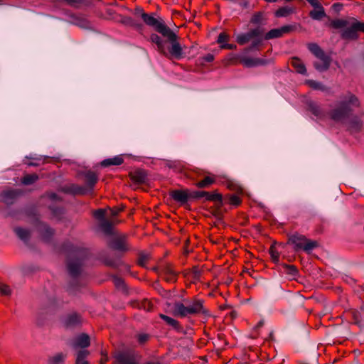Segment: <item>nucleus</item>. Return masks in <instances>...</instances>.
<instances>
[{"mask_svg":"<svg viewBox=\"0 0 364 364\" xmlns=\"http://www.w3.org/2000/svg\"><path fill=\"white\" fill-rule=\"evenodd\" d=\"M220 48L223 49L233 50L237 48V46L235 44L225 43L224 45H221Z\"/></svg>","mask_w":364,"mask_h":364,"instance_id":"nucleus-53","label":"nucleus"},{"mask_svg":"<svg viewBox=\"0 0 364 364\" xmlns=\"http://www.w3.org/2000/svg\"><path fill=\"white\" fill-rule=\"evenodd\" d=\"M264 320H260V321L257 323V324L256 325L255 328H259L262 327V326L264 325Z\"/></svg>","mask_w":364,"mask_h":364,"instance_id":"nucleus-58","label":"nucleus"},{"mask_svg":"<svg viewBox=\"0 0 364 364\" xmlns=\"http://www.w3.org/2000/svg\"><path fill=\"white\" fill-rule=\"evenodd\" d=\"M146 364H160V363H148Z\"/></svg>","mask_w":364,"mask_h":364,"instance_id":"nucleus-61","label":"nucleus"},{"mask_svg":"<svg viewBox=\"0 0 364 364\" xmlns=\"http://www.w3.org/2000/svg\"><path fill=\"white\" fill-rule=\"evenodd\" d=\"M291 66L296 70L298 73L305 75L306 73V69L302 61L296 58H292L291 60Z\"/></svg>","mask_w":364,"mask_h":364,"instance_id":"nucleus-26","label":"nucleus"},{"mask_svg":"<svg viewBox=\"0 0 364 364\" xmlns=\"http://www.w3.org/2000/svg\"><path fill=\"white\" fill-rule=\"evenodd\" d=\"M82 175L85 181L84 188H86L87 194L92 193L99 180L98 175L95 171L90 170L84 171Z\"/></svg>","mask_w":364,"mask_h":364,"instance_id":"nucleus-13","label":"nucleus"},{"mask_svg":"<svg viewBox=\"0 0 364 364\" xmlns=\"http://www.w3.org/2000/svg\"><path fill=\"white\" fill-rule=\"evenodd\" d=\"M228 188L231 191H235L236 193L243 194L244 190L242 187L234 181H228Z\"/></svg>","mask_w":364,"mask_h":364,"instance_id":"nucleus-38","label":"nucleus"},{"mask_svg":"<svg viewBox=\"0 0 364 364\" xmlns=\"http://www.w3.org/2000/svg\"><path fill=\"white\" fill-rule=\"evenodd\" d=\"M306 84L314 90H321L323 92L328 91V87L323 85L321 82L313 80L306 81Z\"/></svg>","mask_w":364,"mask_h":364,"instance_id":"nucleus-33","label":"nucleus"},{"mask_svg":"<svg viewBox=\"0 0 364 364\" xmlns=\"http://www.w3.org/2000/svg\"><path fill=\"white\" fill-rule=\"evenodd\" d=\"M73 23L79 27L83 28H88L90 27V21L84 16L81 15H73L72 16Z\"/></svg>","mask_w":364,"mask_h":364,"instance_id":"nucleus-25","label":"nucleus"},{"mask_svg":"<svg viewBox=\"0 0 364 364\" xmlns=\"http://www.w3.org/2000/svg\"><path fill=\"white\" fill-rule=\"evenodd\" d=\"M150 258L149 255L141 253L139 256L138 263L139 265L144 267Z\"/></svg>","mask_w":364,"mask_h":364,"instance_id":"nucleus-42","label":"nucleus"},{"mask_svg":"<svg viewBox=\"0 0 364 364\" xmlns=\"http://www.w3.org/2000/svg\"><path fill=\"white\" fill-rule=\"evenodd\" d=\"M131 179L137 184H144L147 181V173L143 169H137L130 173Z\"/></svg>","mask_w":364,"mask_h":364,"instance_id":"nucleus-19","label":"nucleus"},{"mask_svg":"<svg viewBox=\"0 0 364 364\" xmlns=\"http://www.w3.org/2000/svg\"><path fill=\"white\" fill-rule=\"evenodd\" d=\"M107 360V355H105L104 357L101 359V364L105 363Z\"/></svg>","mask_w":364,"mask_h":364,"instance_id":"nucleus-59","label":"nucleus"},{"mask_svg":"<svg viewBox=\"0 0 364 364\" xmlns=\"http://www.w3.org/2000/svg\"><path fill=\"white\" fill-rule=\"evenodd\" d=\"M333 8L334 9V10H336V11H340L341 8H342V4H333Z\"/></svg>","mask_w":364,"mask_h":364,"instance_id":"nucleus-55","label":"nucleus"},{"mask_svg":"<svg viewBox=\"0 0 364 364\" xmlns=\"http://www.w3.org/2000/svg\"><path fill=\"white\" fill-rule=\"evenodd\" d=\"M134 14L136 16L140 17L146 25L153 27L154 28H156L158 31L162 33L167 31V29L165 26L158 23V21L159 19L154 17L155 14L145 13L142 8L140 6H136L134 10Z\"/></svg>","mask_w":364,"mask_h":364,"instance_id":"nucleus-10","label":"nucleus"},{"mask_svg":"<svg viewBox=\"0 0 364 364\" xmlns=\"http://www.w3.org/2000/svg\"><path fill=\"white\" fill-rule=\"evenodd\" d=\"M117 284H119L120 282H122L120 279H117Z\"/></svg>","mask_w":364,"mask_h":364,"instance_id":"nucleus-62","label":"nucleus"},{"mask_svg":"<svg viewBox=\"0 0 364 364\" xmlns=\"http://www.w3.org/2000/svg\"><path fill=\"white\" fill-rule=\"evenodd\" d=\"M252 40L253 41L250 46V48L248 49H247V51L251 50L255 48H257L261 45V43L262 42V36H259V37H255Z\"/></svg>","mask_w":364,"mask_h":364,"instance_id":"nucleus-40","label":"nucleus"},{"mask_svg":"<svg viewBox=\"0 0 364 364\" xmlns=\"http://www.w3.org/2000/svg\"><path fill=\"white\" fill-rule=\"evenodd\" d=\"M360 102L358 97L348 92L341 97L336 103V107L329 112L330 118L336 122L345 123L348 130L351 133L358 132L362 129V117L353 115V108L358 107Z\"/></svg>","mask_w":364,"mask_h":364,"instance_id":"nucleus-1","label":"nucleus"},{"mask_svg":"<svg viewBox=\"0 0 364 364\" xmlns=\"http://www.w3.org/2000/svg\"><path fill=\"white\" fill-rule=\"evenodd\" d=\"M140 308L144 309L146 311H151L153 309V304L148 299L141 301Z\"/></svg>","mask_w":364,"mask_h":364,"instance_id":"nucleus-44","label":"nucleus"},{"mask_svg":"<svg viewBox=\"0 0 364 364\" xmlns=\"http://www.w3.org/2000/svg\"><path fill=\"white\" fill-rule=\"evenodd\" d=\"M73 346L75 348H86L90 346V337L85 333H82L75 339Z\"/></svg>","mask_w":364,"mask_h":364,"instance_id":"nucleus-21","label":"nucleus"},{"mask_svg":"<svg viewBox=\"0 0 364 364\" xmlns=\"http://www.w3.org/2000/svg\"><path fill=\"white\" fill-rule=\"evenodd\" d=\"M122 23L126 26L133 27L138 31H141L143 29V25L141 23L136 22L132 17L124 16L122 18Z\"/></svg>","mask_w":364,"mask_h":364,"instance_id":"nucleus-27","label":"nucleus"},{"mask_svg":"<svg viewBox=\"0 0 364 364\" xmlns=\"http://www.w3.org/2000/svg\"><path fill=\"white\" fill-rule=\"evenodd\" d=\"M112 247L114 250L119 251H127L128 245L124 237H116L112 243Z\"/></svg>","mask_w":364,"mask_h":364,"instance_id":"nucleus-23","label":"nucleus"},{"mask_svg":"<svg viewBox=\"0 0 364 364\" xmlns=\"http://www.w3.org/2000/svg\"><path fill=\"white\" fill-rule=\"evenodd\" d=\"M237 62L242 64L245 67L252 68L258 65H265L267 60L262 58H254L237 55L235 57Z\"/></svg>","mask_w":364,"mask_h":364,"instance_id":"nucleus-15","label":"nucleus"},{"mask_svg":"<svg viewBox=\"0 0 364 364\" xmlns=\"http://www.w3.org/2000/svg\"><path fill=\"white\" fill-rule=\"evenodd\" d=\"M137 341L139 344H144L149 339V336L146 333H140L136 336Z\"/></svg>","mask_w":364,"mask_h":364,"instance_id":"nucleus-48","label":"nucleus"},{"mask_svg":"<svg viewBox=\"0 0 364 364\" xmlns=\"http://www.w3.org/2000/svg\"><path fill=\"white\" fill-rule=\"evenodd\" d=\"M308 110L310 111L315 117L319 119L326 118V112L317 102L309 100L306 102Z\"/></svg>","mask_w":364,"mask_h":364,"instance_id":"nucleus-17","label":"nucleus"},{"mask_svg":"<svg viewBox=\"0 0 364 364\" xmlns=\"http://www.w3.org/2000/svg\"><path fill=\"white\" fill-rule=\"evenodd\" d=\"M292 30L291 26H284L279 28H274L267 32L264 38L266 40H270L273 38H277L283 36L284 34L289 33Z\"/></svg>","mask_w":364,"mask_h":364,"instance_id":"nucleus-18","label":"nucleus"},{"mask_svg":"<svg viewBox=\"0 0 364 364\" xmlns=\"http://www.w3.org/2000/svg\"><path fill=\"white\" fill-rule=\"evenodd\" d=\"M23 194V191L16 188H6L0 193V203L12 204Z\"/></svg>","mask_w":364,"mask_h":364,"instance_id":"nucleus-11","label":"nucleus"},{"mask_svg":"<svg viewBox=\"0 0 364 364\" xmlns=\"http://www.w3.org/2000/svg\"><path fill=\"white\" fill-rule=\"evenodd\" d=\"M229 39V36L225 32H222L219 34L217 40V43L221 45H224Z\"/></svg>","mask_w":364,"mask_h":364,"instance_id":"nucleus-46","label":"nucleus"},{"mask_svg":"<svg viewBox=\"0 0 364 364\" xmlns=\"http://www.w3.org/2000/svg\"><path fill=\"white\" fill-rule=\"evenodd\" d=\"M171 197L177 202L186 203L200 200L203 203H222V194L214 191H193L190 189L174 190L171 193Z\"/></svg>","mask_w":364,"mask_h":364,"instance_id":"nucleus-3","label":"nucleus"},{"mask_svg":"<svg viewBox=\"0 0 364 364\" xmlns=\"http://www.w3.org/2000/svg\"><path fill=\"white\" fill-rule=\"evenodd\" d=\"M81 321L80 316L77 314L68 315L64 320V325L67 328L74 327L78 325Z\"/></svg>","mask_w":364,"mask_h":364,"instance_id":"nucleus-24","label":"nucleus"},{"mask_svg":"<svg viewBox=\"0 0 364 364\" xmlns=\"http://www.w3.org/2000/svg\"><path fill=\"white\" fill-rule=\"evenodd\" d=\"M333 29H342L341 37L343 40L356 41L359 38V32L364 33V22L360 21L354 17L348 18H335L331 20L327 24Z\"/></svg>","mask_w":364,"mask_h":364,"instance_id":"nucleus-4","label":"nucleus"},{"mask_svg":"<svg viewBox=\"0 0 364 364\" xmlns=\"http://www.w3.org/2000/svg\"><path fill=\"white\" fill-rule=\"evenodd\" d=\"M88 353V351L86 350H80L77 355L76 364H89L88 362L85 360Z\"/></svg>","mask_w":364,"mask_h":364,"instance_id":"nucleus-36","label":"nucleus"},{"mask_svg":"<svg viewBox=\"0 0 364 364\" xmlns=\"http://www.w3.org/2000/svg\"><path fill=\"white\" fill-rule=\"evenodd\" d=\"M61 191L72 196H83L87 194L84 186L75 183H69L63 186Z\"/></svg>","mask_w":364,"mask_h":364,"instance_id":"nucleus-16","label":"nucleus"},{"mask_svg":"<svg viewBox=\"0 0 364 364\" xmlns=\"http://www.w3.org/2000/svg\"><path fill=\"white\" fill-rule=\"evenodd\" d=\"M208 213L215 218L220 220L223 218V212L220 206H207Z\"/></svg>","mask_w":364,"mask_h":364,"instance_id":"nucleus-32","label":"nucleus"},{"mask_svg":"<svg viewBox=\"0 0 364 364\" xmlns=\"http://www.w3.org/2000/svg\"><path fill=\"white\" fill-rule=\"evenodd\" d=\"M289 242L294 245L296 251L304 250L308 253L318 246L316 241L309 240L304 235L299 233L290 235Z\"/></svg>","mask_w":364,"mask_h":364,"instance_id":"nucleus-9","label":"nucleus"},{"mask_svg":"<svg viewBox=\"0 0 364 364\" xmlns=\"http://www.w3.org/2000/svg\"><path fill=\"white\" fill-rule=\"evenodd\" d=\"M307 47L309 51L321 61L314 63L315 69L319 72L326 71L331 63V57L326 55L317 43H309Z\"/></svg>","mask_w":364,"mask_h":364,"instance_id":"nucleus-8","label":"nucleus"},{"mask_svg":"<svg viewBox=\"0 0 364 364\" xmlns=\"http://www.w3.org/2000/svg\"><path fill=\"white\" fill-rule=\"evenodd\" d=\"M262 31L260 28H257L252 29L247 33L239 34L237 36L236 40L238 44L244 45L250 41L251 40H252L255 37L261 36H262Z\"/></svg>","mask_w":364,"mask_h":364,"instance_id":"nucleus-14","label":"nucleus"},{"mask_svg":"<svg viewBox=\"0 0 364 364\" xmlns=\"http://www.w3.org/2000/svg\"><path fill=\"white\" fill-rule=\"evenodd\" d=\"M269 254L271 255L272 259L274 262H278L279 261V253L276 250V248H275V247L274 245L271 246V247L269 248Z\"/></svg>","mask_w":364,"mask_h":364,"instance_id":"nucleus-43","label":"nucleus"},{"mask_svg":"<svg viewBox=\"0 0 364 364\" xmlns=\"http://www.w3.org/2000/svg\"><path fill=\"white\" fill-rule=\"evenodd\" d=\"M123 208L108 206L106 208H100L93 211V217L98 221L101 230L106 235L113 232V225L117 223L115 216L123 211Z\"/></svg>","mask_w":364,"mask_h":364,"instance_id":"nucleus-6","label":"nucleus"},{"mask_svg":"<svg viewBox=\"0 0 364 364\" xmlns=\"http://www.w3.org/2000/svg\"><path fill=\"white\" fill-rule=\"evenodd\" d=\"M11 293L10 287L5 284H0V294L4 296H9Z\"/></svg>","mask_w":364,"mask_h":364,"instance_id":"nucleus-45","label":"nucleus"},{"mask_svg":"<svg viewBox=\"0 0 364 364\" xmlns=\"http://www.w3.org/2000/svg\"><path fill=\"white\" fill-rule=\"evenodd\" d=\"M262 21V14L261 13H257L253 15V16L251 18V22L255 24L259 23Z\"/></svg>","mask_w":364,"mask_h":364,"instance_id":"nucleus-51","label":"nucleus"},{"mask_svg":"<svg viewBox=\"0 0 364 364\" xmlns=\"http://www.w3.org/2000/svg\"><path fill=\"white\" fill-rule=\"evenodd\" d=\"M216 179H217V176L215 175L209 173L208 176H206L202 180L196 182V186L198 188H209L211 185L215 183Z\"/></svg>","mask_w":364,"mask_h":364,"instance_id":"nucleus-20","label":"nucleus"},{"mask_svg":"<svg viewBox=\"0 0 364 364\" xmlns=\"http://www.w3.org/2000/svg\"><path fill=\"white\" fill-rule=\"evenodd\" d=\"M359 314L358 312H354L353 313V318H354V321L356 323H360V319H359Z\"/></svg>","mask_w":364,"mask_h":364,"instance_id":"nucleus-56","label":"nucleus"},{"mask_svg":"<svg viewBox=\"0 0 364 364\" xmlns=\"http://www.w3.org/2000/svg\"><path fill=\"white\" fill-rule=\"evenodd\" d=\"M65 357L61 353H57L48 359V364H60L63 362Z\"/></svg>","mask_w":364,"mask_h":364,"instance_id":"nucleus-37","label":"nucleus"},{"mask_svg":"<svg viewBox=\"0 0 364 364\" xmlns=\"http://www.w3.org/2000/svg\"><path fill=\"white\" fill-rule=\"evenodd\" d=\"M65 251L69 253L68 272L72 277H75L80 273L82 261L87 257V251L73 245H69L68 248H65Z\"/></svg>","mask_w":364,"mask_h":364,"instance_id":"nucleus-7","label":"nucleus"},{"mask_svg":"<svg viewBox=\"0 0 364 364\" xmlns=\"http://www.w3.org/2000/svg\"><path fill=\"white\" fill-rule=\"evenodd\" d=\"M26 158L35 161H31V162L27 163V165L28 166H34V167L38 166H39V163H38L37 161H41L43 159L42 156L33 157V156H26Z\"/></svg>","mask_w":364,"mask_h":364,"instance_id":"nucleus-49","label":"nucleus"},{"mask_svg":"<svg viewBox=\"0 0 364 364\" xmlns=\"http://www.w3.org/2000/svg\"><path fill=\"white\" fill-rule=\"evenodd\" d=\"M240 4L242 8H247L249 6V2L247 0L243 1Z\"/></svg>","mask_w":364,"mask_h":364,"instance_id":"nucleus-57","label":"nucleus"},{"mask_svg":"<svg viewBox=\"0 0 364 364\" xmlns=\"http://www.w3.org/2000/svg\"><path fill=\"white\" fill-rule=\"evenodd\" d=\"M14 231L18 237L23 241H27L30 237V232L26 229L16 228Z\"/></svg>","mask_w":364,"mask_h":364,"instance_id":"nucleus-35","label":"nucleus"},{"mask_svg":"<svg viewBox=\"0 0 364 364\" xmlns=\"http://www.w3.org/2000/svg\"><path fill=\"white\" fill-rule=\"evenodd\" d=\"M39 179L36 173L26 174L21 178V183L24 186H29L35 183Z\"/></svg>","mask_w":364,"mask_h":364,"instance_id":"nucleus-29","label":"nucleus"},{"mask_svg":"<svg viewBox=\"0 0 364 364\" xmlns=\"http://www.w3.org/2000/svg\"><path fill=\"white\" fill-rule=\"evenodd\" d=\"M103 262L106 265L109 267H117L119 263L117 259H110L107 258L104 259Z\"/></svg>","mask_w":364,"mask_h":364,"instance_id":"nucleus-50","label":"nucleus"},{"mask_svg":"<svg viewBox=\"0 0 364 364\" xmlns=\"http://www.w3.org/2000/svg\"><path fill=\"white\" fill-rule=\"evenodd\" d=\"M124 163V159L121 155L115 156L112 158L106 159L100 162L102 167L110 166H119Z\"/></svg>","mask_w":364,"mask_h":364,"instance_id":"nucleus-22","label":"nucleus"},{"mask_svg":"<svg viewBox=\"0 0 364 364\" xmlns=\"http://www.w3.org/2000/svg\"><path fill=\"white\" fill-rule=\"evenodd\" d=\"M293 11L294 10L291 7H289L288 6H282L275 11V16L278 18L287 17L291 14H292Z\"/></svg>","mask_w":364,"mask_h":364,"instance_id":"nucleus-31","label":"nucleus"},{"mask_svg":"<svg viewBox=\"0 0 364 364\" xmlns=\"http://www.w3.org/2000/svg\"><path fill=\"white\" fill-rule=\"evenodd\" d=\"M264 1H267V2H271V3L277 1V0H264Z\"/></svg>","mask_w":364,"mask_h":364,"instance_id":"nucleus-60","label":"nucleus"},{"mask_svg":"<svg viewBox=\"0 0 364 364\" xmlns=\"http://www.w3.org/2000/svg\"><path fill=\"white\" fill-rule=\"evenodd\" d=\"M176 272L171 268L168 267L166 270V280L169 282H173L176 281Z\"/></svg>","mask_w":364,"mask_h":364,"instance_id":"nucleus-39","label":"nucleus"},{"mask_svg":"<svg viewBox=\"0 0 364 364\" xmlns=\"http://www.w3.org/2000/svg\"><path fill=\"white\" fill-rule=\"evenodd\" d=\"M173 314L178 317H191L195 316H208L209 311L204 305V300L197 297L175 302Z\"/></svg>","mask_w":364,"mask_h":364,"instance_id":"nucleus-5","label":"nucleus"},{"mask_svg":"<svg viewBox=\"0 0 364 364\" xmlns=\"http://www.w3.org/2000/svg\"><path fill=\"white\" fill-rule=\"evenodd\" d=\"M287 269L288 273L289 274H291L292 276H295L297 274V269L293 265L287 266Z\"/></svg>","mask_w":364,"mask_h":364,"instance_id":"nucleus-52","label":"nucleus"},{"mask_svg":"<svg viewBox=\"0 0 364 364\" xmlns=\"http://www.w3.org/2000/svg\"><path fill=\"white\" fill-rule=\"evenodd\" d=\"M240 193H235L230 195V205H240L242 203V200L240 196Z\"/></svg>","mask_w":364,"mask_h":364,"instance_id":"nucleus-41","label":"nucleus"},{"mask_svg":"<svg viewBox=\"0 0 364 364\" xmlns=\"http://www.w3.org/2000/svg\"><path fill=\"white\" fill-rule=\"evenodd\" d=\"M204 60L208 63L212 62L214 60V56L212 54H208L204 57Z\"/></svg>","mask_w":364,"mask_h":364,"instance_id":"nucleus-54","label":"nucleus"},{"mask_svg":"<svg viewBox=\"0 0 364 364\" xmlns=\"http://www.w3.org/2000/svg\"><path fill=\"white\" fill-rule=\"evenodd\" d=\"M160 318L175 329L180 328V323L177 320L164 314H160Z\"/></svg>","mask_w":364,"mask_h":364,"instance_id":"nucleus-34","label":"nucleus"},{"mask_svg":"<svg viewBox=\"0 0 364 364\" xmlns=\"http://www.w3.org/2000/svg\"><path fill=\"white\" fill-rule=\"evenodd\" d=\"M309 16L314 20H321L322 18L325 17L326 13L322 5L311 11L309 13Z\"/></svg>","mask_w":364,"mask_h":364,"instance_id":"nucleus-30","label":"nucleus"},{"mask_svg":"<svg viewBox=\"0 0 364 364\" xmlns=\"http://www.w3.org/2000/svg\"><path fill=\"white\" fill-rule=\"evenodd\" d=\"M116 364H137V356L134 351H119L114 355Z\"/></svg>","mask_w":364,"mask_h":364,"instance_id":"nucleus-12","label":"nucleus"},{"mask_svg":"<svg viewBox=\"0 0 364 364\" xmlns=\"http://www.w3.org/2000/svg\"><path fill=\"white\" fill-rule=\"evenodd\" d=\"M43 197L46 198L53 202H57V201L60 200V198L58 197V196L55 193H53V192H47L44 194Z\"/></svg>","mask_w":364,"mask_h":364,"instance_id":"nucleus-47","label":"nucleus"},{"mask_svg":"<svg viewBox=\"0 0 364 364\" xmlns=\"http://www.w3.org/2000/svg\"><path fill=\"white\" fill-rule=\"evenodd\" d=\"M158 23L163 25L167 29V31L162 33L154 28L156 31L166 37L168 41L163 40L156 33L150 36V41L157 46V50L168 59L180 60L184 57L183 49L180 43L178 41V37L176 33L166 26L162 19L158 21Z\"/></svg>","mask_w":364,"mask_h":364,"instance_id":"nucleus-2","label":"nucleus"},{"mask_svg":"<svg viewBox=\"0 0 364 364\" xmlns=\"http://www.w3.org/2000/svg\"><path fill=\"white\" fill-rule=\"evenodd\" d=\"M38 230L41 234L42 237L46 241H48L51 236L53 235V230L43 223L38 224Z\"/></svg>","mask_w":364,"mask_h":364,"instance_id":"nucleus-28","label":"nucleus"}]
</instances>
